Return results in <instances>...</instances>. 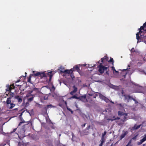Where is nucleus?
Listing matches in <instances>:
<instances>
[{"instance_id": "obj_1", "label": "nucleus", "mask_w": 146, "mask_h": 146, "mask_svg": "<svg viewBox=\"0 0 146 146\" xmlns=\"http://www.w3.org/2000/svg\"><path fill=\"white\" fill-rule=\"evenodd\" d=\"M7 88L6 89V92L8 93V94L10 96V97L7 98L6 101H4V104L6 103V106L9 110L12 109L15 106V104L11 102V98L14 97L15 95V86L14 84L13 83L12 84L9 85H6Z\"/></svg>"}, {"instance_id": "obj_2", "label": "nucleus", "mask_w": 146, "mask_h": 146, "mask_svg": "<svg viewBox=\"0 0 146 146\" xmlns=\"http://www.w3.org/2000/svg\"><path fill=\"white\" fill-rule=\"evenodd\" d=\"M100 61H98L100 64L98 66V71L101 74H102L104 72L107 75H109V66L107 65H104V63H100Z\"/></svg>"}, {"instance_id": "obj_3", "label": "nucleus", "mask_w": 146, "mask_h": 146, "mask_svg": "<svg viewBox=\"0 0 146 146\" xmlns=\"http://www.w3.org/2000/svg\"><path fill=\"white\" fill-rule=\"evenodd\" d=\"M52 72V71L50 70H48L47 73H46L45 72H38L36 73H34L32 75H33L34 76H39L41 78H42L43 77L49 76V81L50 82L51 81L52 78L54 74H53Z\"/></svg>"}, {"instance_id": "obj_4", "label": "nucleus", "mask_w": 146, "mask_h": 146, "mask_svg": "<svg viewBox=\"0 0 146 146\" xmlns=\"http://www.w3.org/2000/svg\"><path fill=\"white\" fill-rule=\"evenodd\" d=\"M145 28H146V22L143 24L142 26H141L140 28L139 29V32L137 33L136 34V39L138 40V41H139L138 39L139 38V35L141 33H143V31H142L144 30V29Z\"/></svg>"}, {"instance_id": "obj_5", "label": "nucleus", "mask_w": 146, "mask_h": 146, "mask_svg": "<svg viewBox=\"0 0 146 146\" xmlns=\"http://www.w3.org/2000/svg\"><path fill=\"white\" fill-rule=\"evenodd\" d=\"M99 94V96L100 99L104 100L106 103H108L109 102L113 104H114V103L113 102L111 101L108 98L105 96H104L102 94L100 93H98Z\"/></svg>"}, {"instance_id": "obj_6", "label": "nucleus", "mask_w": 146, "mask_h": 146, "mask_svg": "<svg viewBox=\"0 0 146 146\" xmlns=\"http://www.w3.org/2000/svg\"><path fill=\"white\" fill-rule=\"evenodd\" d=\"M108 57L106 56H105L104 57L102 58L101 59V62L104 63L106 62H112L113 65L114 61L113 58H111L110 60L109 61L108 60Z\"/></svg>"}, {"instance_id": "obj_7", "label": "nucleus", "mask_w": 146, "mask_h": 146, "mask_svg": "<svg viewBox=\"0 0 146 146\" xmlns=\"http://www.w3.org/2000/svg\"><path fill=\"white\" fill-rule=\"evenodd\" d=\"M141 33L140 36H139V41L137 42H140L141 41L143 42H146V33H144L143 34Z\"/></svg>"}, {"instance_id": "obj_8", "label": "nucleus", "mask_w": 146, "mask_h": 146, "mask_svg": "<svg viewBox=\"0 0 146 146\" xmlns=\"http://www.w3.org/2000/svg\"><path fill=\"white\" fill-rule=\"evenodd\" d=\"M13 98L14 99L16 100L18 103L19 104L22 102L23 99L22 96L17 95L15 96Z\"/></svg>"}, {"instance_id": "obj_9", "label": "nucleus", "mask_w": 146, "mask_h": 146, "mask_svg": "<svg viewBox=\"0 0 146 146\" xmlns=\"http://www.w3.org/2000/svg\"><path fill=\"white\" fill-rule=\"evenodd\" d=\"M35 97V95H32L31 97L27 98V102L26 103L25 107H27L29 105V102H31L33 100L34 98Z\"/></svg>"}, {"instance_id": "obj_10", "label": "nucleus", "mask_w": 146, "mask_h": 146, "mask_svg": "<svg viewBox=\"0 0 146 146\" xmlns=\"http://www.w3.org/2000/svg\"><path fill=\"white\" fill-rule=\"evenodd\" d=\"M73 71V69L69 70H60V72L66 74H70L72 73Z\"/></svg>"}, {"instance_id": "obj_11", "label": "nucleus", "mask_w": 146, "mask_h": 146, "mask_svg": "<svg viewBox=\"0 0 146 146\" xmlns=\"http://www.w3.org/2000/svg\"><path fill=\"white\" fill-rule=\"evenodd\" d=\"M80 66V65H77L74 66L73 68H72L74 71L76 70L79 73L80 71V70L79 68V66Z\"/></svg>"}, {"instance_id": "obj_12", "label": "nucleus", "mask_w": 146, "mask_h": 146, "mask_svg": "<svg viewBox=\"0 0 146 146\" xmlns=\"http://www.w3.org/2000/svg\"><path fill=\"white\" fill-rule=\"evenodd\" d=\"M146 141V134H145L144 135L143 138L141 139L139 142H137V144L138 145H141L143 142Z\"/></svg>"}, {"instance_id": "obj_13", "label": "nucleus", "mask_w": 146, "mask_h": 146, "mask_svg": "<svg viewBox=\"0 0 146 146\" xmlns=\"http://www.w3.org/2000/svg\"><path fill=\"white\" fill-rule=\"evenodd\" d=\"M135 91L136 92H141L142 88L141 87L138 86H135Z\"/></svg>"}, {"instance_id": "obj_14", "label": "nucleus", "mask_w": 146, "mask_h": 146, "mask_svg": "<svg viewBox=\"0 0 146 146\" xmlns=\"http://www.w3.org/2000/svg\"><path fill=\"white\" fill-rule=\"evenodd\" d=\"M72 87L73 90L70 93V94L72 95H73L74 93L76 92L78 89L75 86H74Z\"/></svg>"}, {"instance_id": "obj_15", "label": "nucleus", "mask_w": 146, "mask_h": 146, "mask_svg": "<svg viewBox=\"0 0 146 146\" xmlns=\"http://www.w3.org/2000/svg\"><path fill=\"white\" fill-rule=\"evenodd\" d=\"M97 93H96L93 94H88V95H89L91 98H96V97L98 96Z\"/></svg>"}, {"instance_id": "obj_16", "label": "nucleus", "mask_w": 146, "mask_h": 146, "mask_svg": "<svg viewBox=\"0 0 146 146\" xmlns=\"http://www.w3.org/2000/svg\"><path fill=\"white\" fill-rule=\"evenodd\" d=\"M78 99L81 100L83 101H84L86 98V95H84L82 96H81L79 97L78 98Z\"/></svg>"}, {"instance_id": "obj_17", "label": "nucleus", "mask_w": 146, "mask_h": 146, "mask_svg": "<svg viewBox=\"0 0 146 146\" xmlns=\"http://www.w3.org/2000/svg\"><path fill=\"white\" fill-rule=\"evenodd\" d=\"M128 132L127 131H126L124 133H122V134L121 135L120 137V139H121L123 138L127 134Z\"/></svg>"}, {"instance_id": "obj_18", "label": "nucleus", "mask_w": 146, "mask_h": 146, "mask_svg": "<svg viewBox=\"0 0 146 146\" xmlns=\"http://www.w3.org/2000/svg\"><path fill=\"white\" fill-rule=\"evenodd\" d=\"M124 96L125 99L127 100L128 102H129L130 99H131V98H132V97H131L129 95H124Z\"/></svg>"}, {"instance_id": "obj_19", "label": "nucleus", "mask_w": 146, "mask_h": 146, "mask_svg": "<svg viewBox=\"0 0 146 146\" xmlns=\"http://www.w3.org/2000/svg\"><path fill=\"white\" fill-rule=\"evenodd\" d=\"M100 141L101 143L100 144L99 146H102L103 145V143L105 142V140L101 139L100 140Z\"/></svg>"}, {"instance_id": "obj_20", "label": "nucleus", "mask_w": 146, "mask_h": 146, "mask_svg": "<svg viewBox=\"0 0 146 146\" xmlns=\"http://www.w3.org/2000/svg\"><path fill=\"white\" fill-rule=\"evenodd\" d=\"M106 134V131H105L104 133L102 134L101 139H105L104 138V136Z\"/></svg>"}, {"instance_id": "obj_21", "label": "nucleus", "mask_w": 146, "mask_h": 146, "mask_svg": "<svg viewBox=\"0 0 146 146\" xmlns=\"http://www.w3.org/2000/svg\"><path fill=\"white\" fill-rule=\"evenodd\" d=\"M125 113H123V112L121 111H118V114L119 116H121L122 115H123Z\"/></svg>"}, {"instance_id": "obj_22", "label": "nucleus", "mask_w": 146, "mask_h": 146, "mask_svg": "<svg viewBox=\"0 0 146 146\" xmlns=\"http://www.w3.org/2000/svg\"><path fill=\"white\" fill-rule=\"evenodd\" d=\"M131 142L132 140L131 139H130L126 146H132V145L131 144Z\"/></svg>"}, {"instance_id": "obj_23", "label": "nucleus", "mask_w": 146, "mask_h": 146, "mask_svg": "<svg viewBox=\"0 0 146 146\" xmlns=\"http://www.w3.org/2000/svg\"><path fill=\"white\" fill-rule=\"evenodd\" d=\"M141 125H140L137 126H136V125H135L134 127V129H137L140 127Z\"/></svg>"}, {"instance_id": "obj_24", "label": "nucleus", "mask_w": 146, "mask_h": 146, "mask_svg": "<svg viewBox=\"0 0 146 146\" xmlns=\"http://www.w3.org/2000/svg\"><path fill=\"white\" fill-rule=\"evenodd\" d=\"M112 119H113V120H115L116 119H118V120L120 118L119 117H115V116H113L112 117Z\"/></svg>"}, {"instance_id": "obj_25", "label": "nucleus", "mask_w": 146, "mask_h": 146, "mask_svg": "<svg viewBox=\"0 0 146 146\" xmlns=\"http://www.w3.org/2000/svg\"><path fill=\"white\" fill-rule=\"evenodd\" d=\"M33 95H32L31 94V93H29L26 95V97L27 98H29V97H31Z\"/></svg>"}, {"instance_id": "obj_26", "label": "nucleus", "mask_w": 146, "mask_h": 146, "mask_svg": "<svg viewBox=\"0 0 146 146\" xmlns=\"http://www.w3.org/2000/svg\"><path fill=\"white\" fill-rule=\"evenodd\" d=\"M124 115H125L123 117V121H125L126 120L127 117V113H125Z\"/></svg>"}, {"instance_id": "obj_27", "label": "nucleus", "mask_w": 146, "mask_h": 146, "mask_svg": "<svg viewBox=\"0 0 146 146\" xmlns=\"http://www.w3.org/2000/svg\"><path fill=\"white\" fill-rule=\"evenodd\" d=\"M46 107H47L48 109L49 108H54L55 107L54 106H53L51 104L47 105L46 106Z\"/></svg>"}, {"instance_id": "obj_28", "label": "nucleus", "mask_w": 146, "mask_h": 146, "mask_svg": "<svg viewBox=\"0 0 146 146\" xmlns=\"http://www.w3.org/2000/svg\"><path fill=\"white\" fill-rule=\"evenodd\" d=\"M20 80H18L17 81L15 82V85L16 86H19V87L20 86H21V85H20L16 84V83H17L19 82H20Z\"/></svg>"}, {"instance_id": "obj_29", "label": "nucleus", "mask_w": 146, "mask_h": 146, "mask_svg": "<svg viewBox=\"0 0 146 146\" xmlns=\"http://www.w3.org/2000/svg\"><path fill=\"white\" fill-rule=\"evenodd\" d=\"M111 68H112V70L113 71H114L116 73H117L118 72L116 71L115 69V67L113 66H112L111 67Z\"/></svg>"}, {"instance_id": "obj_30", "label": "nucleus", "mask_w": 146, "mask_h": 146, "mask_svg": "<svg viewBox=\"0 0 146 146\" xmlns=\"http://www.w3.org/2000/svg\"><path fill=\"white\" fill-rule=\"evenodd\" d=\"M90 128V125H89L85 129V130H84V131H85L86 130H89Z\"/></svg>"}, {"instance_id": "obj_31", "label": "nucleus", "mask_w": 146, "mask_h": 146, "mask_svg": "<svg viewBox=\"0 0 146 146\" xmlns=\"http://www.w3.org/2000/svg\"><path fill=\"white\" fill-rule=\"evenodd\" d=\"M43 109H44V110H45V113H47V110L48 109L47 107L44 108Z\"/></svg>"}, {"instance_id": "obj_32", "label": "nucleus", "mask_w": 146, "mask_h": 146, "mask_svg": "<svg viewBox=\"0 0 146 146\" xmlns=\"http://www.w3.org/2000/svg\"><path fill=\"white\" fill-rule=\"evenodd\" d=\"M131 99L133 100L135 102V104H137L138 103V102L135 99L132 98Z\"/></svg>"}, {"instance_id": "obj_33", "label": "nucleus", "mask_w": 146, "mask_h": 146, "mask_svg": "<svg viewBox=\"0 0 146 146\" xmlns=\"http://www.w3.org/2000/svg\"><path fill=\"white\" fill-rule=\"evenodd\" d=\"M107 120H108V122H109L110 121H113V119L112 118H108L107 119Z\"/></svg>"}, {"instance_id": "obj_34", "label": "nucleus", "mask_w": 146, "mask_h": 146, "mask_svg": "<svg viewBox=\"0 0 146 146\" xmlns=\"http://www.w3.org/2000/svg\"><path fill=\"white\" fill-rule=\"evenodd\" d=\"M24 122H25V121H24V120H23V121H22L20 122V123L19 124V126L21 124L24 123Z\"/></svg>"}, {"instance_id": "obj_35", "label": "nucleus", "mask_w": 146, "mask_h": 146, "mask_svg": "<svg viewBox=\"0 0 146 146\" xmlns=\"http://www.w3.org/2000/svg\"><path fill=\"white\" fill-rule=\"evenodd\" d=\"M60 70H64V68L62 66H61L60 68Z\"/></svg>"}, {"instance_id": "obj_36", "label": "nucleus", "mask_w": 146, "mask_h": 146, "mask_svg": "<svg viewBox=\"0 0 146 146\" xmlns=\"http://www.w3.org/2000/svg\"><path fill=\"white\" fill-rule=\"evenodd\" d=\"M49 124H51L52 125H53V123L51 121V120L49 119Z\"/></svg>"}, {"instance_id": "obj_37", "label": "nucleus", "mask_w": 146, "mask_h": 146, "mask_svg": "<svg viewBox=\"0 0 146 146\" xmlns=\"http://www.w3.org/2000/svg\"><path fill=\"white\" fill-rule=\"evenodd\" d=\"M72 141L73 140V138L74 137H75L73 133H72Z\"/></svg>"}, {"instance_id": "obj_38", "label": "nucleus", "mask_w": 146, "mask_h": 146, "mask_svg": "<svg viewBox=\"0 0 146 146\" xmlns=\"http://www.w3.org/2000/svg\"><path fill=\"white\" fill-rule=\"evenodd\" d=\"M48 97L46 96H45L44 97V100H47Z\"/></svg>"}, {"instance_id": "obj_39", "label": "nucleus", "mask_w": 146, "mask_h": 146, "mask_svg": "<svg viewBox=\"0 0 146 146\" xmlns=\"http://www.w3.org/2000/svg\"><path fill=\"white\" fill-rule=\"evenodd\" d=\"M72 98H76V99H77L78 98H77V97L75 96V95H74L72 96Z\"/></svg>"}, {"instance_id": "obj_40", "label": "nucleus", "mask_w": 146, "mask_h": 146, "mask_svg": "<svg viewBox=\"0 0 146 146\" xmlns=\"http://www.w3.org/2000/svg\"><path fill=\"white\" fill-rule=\"evenodd\" d=\"M17 128H16L14 129H13V131L11 132V133H13V132H15L16 131V130H17Z\"/></svg>"}, {"instance_id": "obj_41", "label": "nucleus", "mask_w": 146, "mask_h": 146, "mask_svg": "<svg viewBox=\"0 0 146 146\" xmlns=\"http://www.w3.org/2000/svg\"><path fill=\"white\" fill-rule=\"evenodd\" d=\"M24 111H22V113H21V114H20V115H19V117L21 118V116H22V114H23V113L24 112Z\"/></svg>"}, {"instance_id": "obj_42", "label": "nucleus", "mask_w": 146, "mask_h": 146, "mask_svg": "<svg viewBox=\"0 0 146 146\" xmlns=\"http://www.w3.org/2000/svg\"><path fill=\"white\" fill-rule=\"evenodd\" d=\"M118 105H119L120 107L121 108H123V106L121 104H118Z\"/></svg>"}, {"instance_id": "obj_43", "label": "nucleus", "mask_w": 146, "mask_h": 146, "mask_svg": "<svg viewBox=\"0 0 146 146\" xmlns=\"http://www.w3.org/2000/svg\"><path fill=\"white\" fill-rule=\"evenodd\" d=\"M30 114H33V110H30Z\"/></svg>"}, {"instance_id": "obj_44", "label": "nucleus", "mask_w": 146, "mask_h": 146, "mask_svg": "<svg viewBox=\"0 0 146 146\" xmlns=\"http://www.w3.org/2000/svg\"><path fill=\"white\" fill-rule=\"evenodd\" d=\"M86 124V123H85L83 125H82V128H83L85 126Z\"/></svg>"}, {"instance_id": "obj_45", "label": "nucleus", "mask_w": 146, "mask_h": 146, "mask_svg": "<svg viewBox=\"0 0 146 146\" xmlns=\"http://www.w3.org/2000/svg\"><path fill=\"white\" fill-rule=\"evenodd\" d=\"M139 71L140 72H143L144 73V72H145V71H144V70H139Z\"/></svg>"}, {"instance_id": "obj_46", "label": "nucleus", "mask_w": 146, "mask_h": 146, "mask_svg": "<svg viewBox=\"0 0 146 146\" xmlns=\"http://www.w3.org/2000/svg\"><path fill=\"white\" fill-rule=\"evenodd\" d=\"M136 137H137L136 136H135L133 137L132 138V139H134V140L136 139Z\"/></svg>"}, {"instance_id": "obj_47", "label": "nucleus", "mask_w": 146, "mask_h": 146, "mask_svg": "<svg viewBox=\"0 0 146 146\" xmlns=\"http://www.w3.org/2000/svg\"><path fill=\"white\" fill-rule=\"evenodd\" d=\"M26 111H27V113H29L30 114V112H29V111L27 109H26Z\"/></svg>"}, {"instance_id": "obj_48", "label": "nucleus", "mask_w": 146, "mask_h": 146, "mask_svg": "<svg viewBox=\"0 0 146 146\" xmlns=\"http://www.w3.org/2000/svg\"><path fill=\"white\" fill-rule=\"evenodd\" d=\"M33 74H31V75H30V76H29V78H30V79H31V76H33V75H32Z\"/></svg>"}, {"instance_id": "obj_49", "label": "nucleus", "mask_w": 146, "mask_h": 146, "mask_svg": "<svg viewBox=\"0 0 146 146\" xmlns=\"http://www.w3.org/2000/svg\"><path fill=\"white\" fill-rule=\"evenodd\" d=\"M63 101L64 102V103H65V105L67 106V102H66V101H64V100H63Z\"/></svg>"}, {"instance_id": "obj_50", "label": "nucleus", "mask_w": 146, "mask_h": 146, "mask_svg": "<svg viewBox=\"0 0 146 146\" xmlns=\"http://www.w3.org/2000/svg\"><path fill=\"white\" fill-rule=\"evenodd\" d=\"M52 89H53L54 90H55V88L54 87V86H52Z\"/></svg>"}, {"instance_id": "obj_51", "label": "nucleus", "mask_w": 146, "mask_h": 146, "mask_svg": "<svg viewBox=\"0 0 146 146\" xmlns=\"http://www.w3.org/2000/svg\"><path fill=\"white\" fill-rule=\"evenodd\" d=\"M31 80V79L30 78H28V82H30V81Z\"/></svg>"}, {"instance_id": "obj_52", "label": "nucleus", "mask_w": 146, "mask_h": 146, "mask_svg": "<svg viewBox=\"0 0 146 146\" xmlns=\"http://www.w3.org/2000/svg\"><path fill=\"white\" fill-rule=\"evenodd\" d=\"M142 31H143V33H144V32H146V29L145 30V29H144V30H142Z\"/></svg>"}, {"instance_id": "obj_53", "label": "nucleus", "mask_w": 146, "mask_h": 146, "mask_svg": "<svg viewBox=\"0 0 146 146\" xmlns=\"http://www.w3.org/2000/svg\"><path fill=\"white\" fill-rule=\"evenodd\" d=\"M82 145H84V146L85 144L83 142L82 143Z\"/></svg>"}, {"instance_id": "obj_54", "label": "nucleus", "mask_w": 146, "mask_h": 146, "mask_svg": "<svg viewBox=\"0 0 146 146\" xmlns=\"http://www.w3.org/2000/svg\"><path fill=\"white\" fill-rule=\"evenodd\" d=\"M142 64V63L141 62H138V63H137V64Z\"/></svg>"}, {"instance_id": "obj_55", "label": "nucleus", "mask_w": 146, "mask_h": 146, "mask_svg": "<svg viewBox=\"0 0 146 146\" xmlns=\"http://www.w3.org/2000/svg\"><path fill=\"white\" fill-rule=\"evenodd\" d=\"M67 109H68V110H69L70 111H71V110L70 109V108H67Z\"/></svg>"}, {"instance_id": "obj_56", "label": "nucleus", "mask_w": 146, "mask_h": 146, "mask_svg": "<svg viewBox=\"0 0 146 146\" xmlns=\"http://www.w3.org/2000/svg\"><path fill=\"white\" fill-rule=\"evenodd\" d=\"M146 145V144H143V146H145Z\"/></svg>"}, {"instance_id": "obj_57", "label": "nucleus", "mask_w": 146, "mask_h": 146, "mask_svg": "<svg viewBox=\"0 0 146 146\" xmlns=\"http://www.w3.org/2000/svg\"><path fill=\"white\" fill-rule=\"evenodd\" d=\"M51 128H52V129H54V127H53V126H51Z\"/></svg>"}, {"instance_id": "obj_58", "label": "nucleus", "mask_w": 146, "mask_h": 146, "mask_svg": "<svg viewBox=\"0 0 146 146\" xmlns=\"http://www.w3.org/2000/svg\"><path fill=\"white\" fill-rule=\"evenodd\" d=\"M70 111H71V113L72 114V113H73V111H72V110H71Z\"/></svg>"}, {"instance_id": "obj_59", "label": "nucleus", "mask_w": 146, "mask_h": 146, "mask_svg": "<svg viewBox=\"0 0 146 146\" xmlns=\"http://www.w3.org/2000/svg\"><path fill=\"white\" fill-rule=\"evenodd\" d=\"M144 73L145 75H146V72H145H145H144Z\"/></svg>"}, {"instance_id": "obj_60", "label": "nucleus", "mask_w": 146, "mask_h": 146, "mask_svg": "<svg viewBox=\"0 0 146 146\" xmlns=\"http://www.w3.org/2000/svg\"><path fill=\"white\" fill-rule=\"evenodd\" d=\"M93 135H94V136L95 135V133H94L93 134Z\"/></svg>"}, {"instance_id": "obj_61", "label": "nucleus", "mask_w": 146, "mask_h": 146, "mask_svg": "<svg viewBox=\"0 0 146 146\" xmlns=\"http://www.w3.org/2000/svg\"><path fill=\"white\" fill-rule=\"evenodd\" d=\"M25 76H26V74H27V73H26V72H25Z\"/></svg>"}, {"instance_id": "obj_62", "label": "nucleus", "mask_w": 146, "mask_h": 146, "mask_svg": "<svg viewBox=\"0 0 146 146\" xmlns=\"http://www.w3.org/2000/svg\"><path fill=\"white\" fill-rule=\"evenodd\" d=\"M127 70V68L126 69L124 70Z\"/></svg>"}, {"instance_id": "obj_63", "label": "nucleus", "mask_w": 146, "mask_h": 146, "mask_svg": "<svg viewBox=\"0 0 146 146\" xmlns=\"http://www.w3.org/2000/svg\"><path fill=\"white\" fill-rule=\"evenodd\" d=\"M134 49V48H132V49L131 50H132V49Z\"/></svg>"}, {"instance_id": "obj_64", "label": "nucleus", "mask_w": 146, "mask_h": 146, "mask_svg": "<svg viewBox=\"0 0 146 146\" xmlns=\"http://www.w3.org/2000/svg\"><path fill=\"white\" fill-rule=\"evenodd\" d=\"M113 144H112L110 146H112Z\"/></svg>"}]
</instances>
